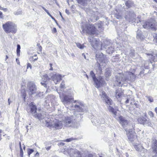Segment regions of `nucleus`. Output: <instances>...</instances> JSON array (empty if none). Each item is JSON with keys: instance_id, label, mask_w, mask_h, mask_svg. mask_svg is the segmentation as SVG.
I'll return each instance as SVG.
<instances>
[{"instance_id": "obj_21", "label": "nucleus", "mask_w": 157, "mask_h": 157, "mask_svg": "<svg viewBox=\"0 0 157 157\" xmlns=\"http://www.w3.org/2000/svg\"><path fill=\"white\" fill-rule=\"evenodd\" d=\"M133 146L136 150L138 151L141 152L143 151L144 150V148L142 146L136 143H134Z\"/></svg>"}, {"instance_id": "obj_17", "label": "nucleus", "mask_w": 157, "mask_h": 157, "mask_svg": "<svg viewBox=\"0 0 157 157\" xmlns=\"http://www.w3.org/2000/svg\"><path fill=\"white\" fill-rule=\"evenodd\" d=\"M91 37H89V42L91 43V44L94 48H96L100 45V42L98 40H96L95 39L93 38L92 37V39H91Z\"/></svg>"}, {"instance_id": "obj_55", "label": "nucleus", "mask_w": 157, "mask_h": 157, "mask_svg": "<svg viewBox=\"0 0 157 157\" xmlns=\"http://www.w3.org/2000/svg\"><path fill=\"white\" fill-rule=\"evenodd\" d=\"M52 31L54 33H56V29L55 28H53V30H52Z\"/></svg>"}, {"instance_id": "obj_42", "label": "nucleus", "mask_w": 157, "mask_h": 157, "mask_svg": "<svg viewBox=\"0 0 157 157\" xmlns=\"http://www.w3.org/2000/svg\"><path fill=\"white\" fill-rule=\"evenodd\" d=\"M41 84L42 85L44 86L45 88L47 87V83H46V82H45L43 81V82H41Z\"/></svg>"}, {"instance_id": "obj_48", "label": "nucleus", "mask_w": 157, "mask_h": 157, "mask_svg": "<svg viewBox=\"0 0 157 157\" xmlns=\"http://www.w3.org/2000/svg\"><path fill=\"white\" fill-rule=\"evenodd\" d=\"M29 67L30 69L32 68V66L31 64L29 63H28L27 65V68H28Z\"/></svg>"}, {"instance_id": "obj_46", "label": "nucleus", "mask_w": 157, "mask_h": 157, "mask_svg": "<svg viewBox=\"0 0 157 157\" xmlns=\"http://www.w3.org/2000/svg\"><path fill=\"white\" fill-rule=\"evenodd\" d=\"M134 52H131L130 53V56L132 58H134Z\"/></svg>"}, {"instance_id": "obj_39", "label": "nucleus", "mask_w": 157, "mask_h": 157, "mask_svg": "<svg viewBox=\"0 0 157 157\" xmlns=\"http://www.w3.org/2000/svg\"><path fill=\"white\" fill-rule=\"evenodd\" d=\"M148 114L151 117H154V115L153 113L151 111H149L148 112Z\"/></svg>"}, {"instance_id": "obj_56", "label": "nucleus", "mask_w": 157, "mask_h": 157, "mask_svg": "<svg viewBox=\"0 0 157 157\" xmlns=\"http://www.w3.org/2000/svg\"><path fill=\"white\" fill-rule=\"evenodd\" d=\"M39 154L38 152L36 153L35 155V156L36 157H38L39 156Z\"/></svg>"}, {"instance_id": "obj_27", "label": "nucleus", "mask_w": 157, "mask_h": 157, "mask_svg": "<svg viewBox=\"0 0 157 157\" xmlns=\"http://www.w3.org/2000/svg\"><path fill=\"white\" fill-rule=\"evenodd\" d=\"M105 101L106 104L108 105H112L113 101L109 97H107L105 99Z\"/></svg>"}, {"instance_id": "obj_62", "label": "nucleus", "mask_w": 157, "mask_h": 157, "mask_svg": "<svg viewBox=\"0 0 157 157\" xmlns=\"http://www.w3.org/2000/svg\"><path fill=\"white\" fill-rule=\"evenodd\" d=\"M23 96L24 99H25V97L26 96V94H25V91H24V93H23Z\"/></svg>"}, {"instance_id": "obj_16", "label": "nucleus", "mask_w": 157, "mask_h": 157, "mask_svg": "<svg viewBox=\"0 0 157 157\" xmlns=\"http://www.w3.org/2000/svg\"><path fill=\"white\" fill-rule=\"evenodd\" d=\"M90 75L92 78L94 82L96 85V87L97 88H99L100 86V83L101 79H100L99 81L96 78L95 74L93 71H91L90 72Z\"/></svg>"}, {"instance_id": "obj_14", "label": "nucleus", "mask_w": 157, "mask_h": 157, "mask_svg": "<svg viewBox=\"0 0 157 157\" xmlns=\"http://www.w3.org/2000/svg\"><path fill=\"white\" fill-rule=\"evenodd\" d=\"M136 17V15L132 11L127 12L125 17V19L129 22L135 21Z\"/></svg>"}, {"instance_id": "obj_20", "label": "nucleus", "mask_w": 157, "mask_h": 157, "mask_svg": "<svg viewBox=\"0 0 157 157\" xmlns=\"http://www.w3.org/2000/svg\"><path fill=\"white\" fill-rule=\"evenodd\" d=\"M123 94V92L121 88H118L115 91V97L117 98H119Z\"/></svg>"}, {"instance_id": "obj_31", "label": "nucleus", "mask_w": 157, "mask_h": 157, "mask_svg": "<svg viewBox=\"0 0 157 157\" xmlns=\"http://www.w3.org/2000/svg\"><path fill=\"white\" fill-rule=\"evenodd\" d=\"M51 78L50 77H48V75L47 74H45L43 76V77L42 79H43V81L44 82H46L47 80L48 79H51Z\"/></svg>"}, {"instance_id": "obj_50", "label": "nucleus", "mask_w": 157, "mask_h": 157, "mask_svg": "<svg viewBox=\"0 0 157 157\" xmlns=\"http://www.w3.org/2000/svg\"><path fill=\"white\" fill-rule=\"evenodd\" d=\"M130 100V99L128 97V98L127 99V100H126V101H125L126 104L128 103H129V101Z\"/></svg>"}, {"instance_id": "obj_35", "label": "nucleus", "mask_w": 157, "mask_h": 157, "mask_svg": "<svg viewBox=\"0 0 157 157\" xmlns=\"http://www.w3.org/2000/svg\"><path fill=\"white\" fill-rule=\"evenodd\" d=\"M22 13V11L21 10H18L17 11L14 12V14L15 15H19L21 14Z\"/></svg>"}, {"instance_id": "obj_4", "label": "nucleus", "mask_w": 157, "mask_h": 157, "mask_svg": "<svg viewBox=\"0 0 157 157\" xmlns=\"http://www.w3.org/2000/svg\"><path fill=\"white\" fill-rule=\"evenodd\" d=\"M96 27L94 25L87 24L85 25H82L81 29L83 33H86L89 34H98V30L96 29Z\"/></svg>"}, {"instance_id": "obj_24", "label": "nucleus", "mask_w": 157, "mask_h": 157, "mask_svg": "<svg viewBox=\"0 0 157 157\" xmlns=\"http://www.w3.org/2000/svg\"><path fill=\"white\" fill-rule=\"evenodd\" d=\"M111 71L110 68H107L106 69L105 75L106 77L108 78L111 76Z\"/></svg>"}, {"instance_id": "obj_43", "label": "nucleus", "mask_w": 157, "mask_h": 157, "mask_svg": "<svg viewBox=\"0 0 157 157\" xmlns=\"http://www.w3.org/2000/svg\"><path fill=\"white\" fill-rule=\"evenodd\" d=\"M74 140V139L73 138H70L67 139L65 140V141L67 142H70V141L73 140Z\"/></svg>"}, {"instance_id": "obj_54", "label": "nucleus", "mask_w": 157, "mask_h": 157, "mask_svg": "<svg viewBox=\"0 0 157 157\" xmlns=\"http://www.w3.org/2000/svg\"><path fill=\"white\" fill-rule=\"evenodd\" d=\"M3 17L2 15V13L0 11V18H3Z\"/></svg>"}, {"instance_id": "obj_22", "label": "nucleus", "mask_w": 157, "mask_h": 157, "mask_svg": "<svg viewBox=\"0 0 157 157\" xmlns=\"http://www.w3.org/2000/svg\"><path fill=\"white\" fill-rule=\"evenodd\" d=\"M78 2L80 5L83 6H86L87 4L88 1L90 0H76Z\"/></svg>"}, {"instance_id": "obj_47", "label": "nucleus", "mask_w": 157, "mask_h": 157, "mask_svg": "<svg viewBox=\"0 0 157 157\" xmlns=\"http://www.w3.org/2000/svg\"><path fill=\"white\" fill-rule=\"evenodd\" d=\"M20 154L21 157H23V152L22 149L20 150Z\"/></svg>"}, {"instance_id": "obj_49", "label": "nucleus", "mask_w": 157, "mask_h": 157, "mask_svg": "<svg viewBox=\"0 0 157 157\" xmlns=\"http://www.w3.org/2000/svg\"><path fill=\"white\" fill-rule=\"evenodd\" d=\"M20 49H17V55L18 56L20 55Z\"/></svg>"}, {"instance_id": "obj_18", "label": "nucleus", "mask_w": 157, "mask_h": 157, "mask_svg": "<svg viewBox=\"0 0 157 157\" xmlns=\"http://www.w3.org/2000/svg\"><path fill=\"white\" fill-rule=\"evenodd\" d=\"M149 58H151L149 59L150 60L154 61V62L157 61V54H153V52L152 53H146Z\"/></svg>"}, {"instance_id": "obj_19", "label": "nucleus", "mask_w": 157, "mask_h": 157, "mask_svg": "<svg viewBox=\"0 0 157 157\" xmlns=\"http://www.w3.org/2000/svg\"><path fill=\"white\" fill-rule=\"evenodd\" d=\"M68 150L69 154H72V153H74L75 155H76V156H77V155L79 157L80 156V152L77 150L69 148Z\"/></svg>"}, {"instance_id": "obj_60", "label": "nucleus", "mask_w": 157, "mask_h": 157, "mask_svg": "<svg viewBox=\"0 0 157 157\" xmlns=\"http://www.w3.org/2000/svg\"><path fill=\"white\" fill-rule=\"evenodd\" d=\"M2 10H3L5 12H6L7 11V9L6 8H3Z\"/></svg>"}, {"instance_id": "obj_12", "label": "nucleus", "mask_w": 157, "mask_h": 157, "mask_svg": "<svg viewBox=\"0 0 157 157\" xmlns=\"http://www.w3.org/2000/svg\"><path fill=\"white\" fill-rule=\"evenodd\" d=\"M96 58L97 59V63H96V65H97L98 66V69L99 70H100V65L99 63H98V61L101 62H104L105 63V58L104 56V55L101 52H98L97 54H96Z\"/></svg>"}, {"instance_id": "obj_15", "label": "nucleus", "mask_w": 157, "mask_h": 157, "mask_svg": "<svg viewBox=\"0 0 157 157\" xmlns=\"http://www.w3.org/2000/svg\"><path fill=\"white\" fill-rule=\"evenodd\" d=\"M49 76L51 78H52L53 81L56 84H57L61 79V76L60 75L56 74L55 72L50 73Z\"/></svg>"}, {"instance_id": "obj_5", "label": "nucleus", "mask_w": 157, "mask_h": 157, "mask_svg": "<svg viewBox=\"0 0 157 157\" xmlns=\"http://www.w3.org/2000/svg\"><path fill=\"white\" fill-rule=\"evenodd\" d=\"M29 109H30L29 112L33 116L35 117L38 118L39 119H42L44 118L45 121L46 120H47V118L45 117V116L44 115V113H40L37 114L36 112L37 108L34 103H30L29 104Z\"/></svg>"}, {"instance_id": "obj_33", "label": "nucleus", "mask_w": 157, "mask_h": 157, "mask_svg": "<svg viewBox=\"0 0 157 157\" xmlns=\"http://www.w3.org/2000/svg\"><path fill=\"white\" fill-rule=\"evenodd\" d=\"M76 45L78 48L81 49H83L85 47L84 46L83 44L82 45L80 44L79 43H77Z\"/></svg>"}, {"instance_id": "obj_36", "label": "nucleus", "mask_w": 157, "mask_h": 157, "mask_svg": "<svg viewBox=\"0 0 157 157\" xmlns=\"http://www.w3.org/2000/svg\"><path fill=\"white\" fill-rule=\"evenodd\" d=\"M152 149L153 152L155 154H157V146H154Z\"/></svg>"}, {"instance_id": "obj_64", "label": "nucleus", "mask_w": 157, "mask_h": 157, "mask_svg": "<svg viewBox=\"0 0 157 157\" xmlns=\"http://www.w3.org/2000/svg\"><path fill=\"white\" fill-rule=\"evenodd\" d=\"M93 155L91 154H89L88 155V157H93Z\"/></svg>"}, {"instance_id": "obj_61", "label": "nucleus", "mask_w": 157, "mask_h": 157, "mask_svg": "<svg viewBox=\"0 0 157 157\" xmlns=\"http://www.w3.org/2000/svg\"><path fill=\"white\" fill-rule=\"evenodd\" d=\"M82 56L84 57V58L86 59H86V56H85V54L84 53H82Z\"/></svg>"}, {"instance_id": "obj_57", "label": "nucleus", "mask_w": 157, "mask_h": 157, "mask_svg": "<svg viewBox=\"0 0 157 157\" xmlns=\"http://www.w3.org/2000/svg\"><path fill=\"white\" fill-rule=\"evenodd\" d=\"M65 12L66 13H67V14H69L70 12L68 10H67V9H66Z\"/></svg>"}, {"instance_id": "obj_3", "label": "nucleus", "mask_w": 157, "mask_h": 157, "mask_svg": "<svg viewBox=\"0 0 157 157\" xmlns=\"http://www.w3.org/2000/svg\"><path fill=\"white\" fill-rule=\"evenodd\" d=\"M3 28L5 32L7 33H15L17 31V25L12 21H8L2 25Z\"/></svg>"}, {"instance_id": "obj_53", "label": "nucleus", "mask_w": 157, "mask_h": 157, "mask_svg": "<svg viewBox=\"0 0 157 157\" xmlns=\"http://www.w3.org/2000/svg\"><path fill=\"white\" fill-rule=\"evenodd\" d=\"M42 8L47 13H48L49 12L44 7H42Z\"/></svg>"}, {"instance_id": "obj_7", "label": "nucleus", "mask_w": 157, "mask_h": 157, "mask_svg": "<svg viewBox=\"0 0 157 157\" xmlns=\"http://www.w3.org/2000/svg\"><path fill=\"white\" fill-rule=\"evenodd\" d=\"M58 92L59 94V97L62 102L66 106L68 105V104L72 103L74 101V97L72 95H65L62 97L61 93L60 92Z\"/></svg>"}, {"instance_id": "obj_6", "label": "nucleus", "mask_w": 157, "mask_h": 157, "mask_svg": "<svg viewBox=\"0 0 157 157\" xmlns=\"http://www.w3.org/2000/svg\"><path fill=\"white\" fill-rule=\"evenodd\" d=\"M143 27L145 29L150 28L154 30L157 29V22L153 19H151L144 22Z\"/></svg>"}, {"instance_id": "obj_40", "label": "nucleus", "mask_w": 157, "mask_h": 157, "mask_svg": "<svg viewBox=\"0 0 157 157\" xmlns=\"http://www.w3.org/2000/svg\"><path fill=\"white\" fill-rule=\"evenodd\" d=\"M37 96L41 98H43V92H40L37 95Z\"/></svg>"}, {"instance_id": "obj_37", "label": "nucleus", "mask_w": 157, "mask_h": 157, "mask_svg": "<svg viewBox=\"0 0 157 157\" xmlns=\"http://www.w3.org/2000/svg\"><path fill=\"white\" fill-rule=\"evenodd\" d=\"M146 97L147 98L150 102H152L153 101V99L152 97L148 96H146Z\"/></svg>"}, {"instance_id": "obj_41", "label": "nucleus", "mask_w": 157, "mask_h": 157, "mask_svg": "<svg viewBox=\"0 0 157 157\" xmlns=\"http://www.w3.org/2000/svg\"><path fill=\"white\" fill-rule=\"evenodd\" d=\"M110 109L115 115H116L117 112L115 111L113 108L110 107Z\"/></svg>"}, {"instance_id": "obj_11", "label": "nucleus", "mask_w": 157, "mask_h": 157, "mask_svg": "<svg viewBox=\"0 0 157 157\" xmlns=\"http://www.w3.org/2000/svg\"><path fill=\"white\" fill-rule=\"evenodd\" d=\"M27 87L28 89L29 94V95H32L36 93L37 90L36 87L33 82H28Z\"/></svg>"}, {"instance_id": "obj_1", "label": "nucleus", "mask_w": 157, "mask_h": 157, "mask_svg": "<svg viewBox=\"0 0 157 157\" xmlns=\"http://www.w3.org/2000/svg\"><path fill=\"white\" fill-rule=\"evenodd\" d=\"M116 77V84L119 86H121L123 84L128 81L134 82L136 76L131 72H127L124 74H119V76L117 75Z\"/></svg>"}, {"instance_id": "obj_8", "label": "nucleus", "mask_w": 157, "mask_h": 157, "mask_svg": "<svg viewBox=\"0 0 157 157\" xmlns=\"http://www.w3.org/2000/svg\"><path fill=\"white\" fill-rule=\"evenodd\" d=\"M119 119L120 123L121 124L124 130L126 132L129 129L133 128L134 127L131 124L128 122V121L124 119L122 116H120L119 117Z\"/></svg>"}, {"instance_id": "obj_52", "label": "nucleus", "mask_w": 157, "mask_h": 157, "mask_svg": "<svg viewBox=\"0 0 157 157\" xmlns=\"http://www.w3.org/2000/svg\"><path fill=\"white\" fill-rule=\"evenodd\" d=\"M50 66V70L52 71L53 70V67H52V63H50L49 64Z\"/></svg>"}, {"instance_id": "obj_29", "label": "nucleus", "mask_w": 157, "mask_h": 157, "mask_svg": "<svg viewBox=\"0 0 157 157\" xmlns=\"http://www.w3.org/2000/svg\"><path fill=\"white\" fill-rule=\"evenodd\" d=\"M144 125L149 126L151 127H152L153 125L151 123V121L149 120H147L146 119V121H145L144 123Z\"/></svg>"}, {"instance_id": "obj_25", "label": "nucleus", "mask_w": 157, "mask_h": 157, "mask_svg": "<svg viewBox=\"0 0 157 157\" xmlns=\"http://www.w3.org/2000/svg\"><path fill=\"white\" fill-rule=\"evenodd\" d=\"M145 121H146V118L144 117H140L138 119V121L139 123L142 124L144 125Z\"/></svg>"}, {"instance_id": "obj_28", "label": "nucleus", "mask_w": 157, "mask_h": 157, "mask_svg": "<svg viewBox=\"0 0 157 157\" xmlns=\"http://www.w3.org/2000/svg\"><path fill=\"white\" fill-rule=\"evenodd\" d=\"M101 121L98 120H96L95 121H94V123L96 125H98L100 124H103L104 122V120L101 119Z\"/></svg>"}, {"instance_id": "obj_23", "label": "nucleus", "mask_w": 157, "mask_h": 157, "mask_svg": "<svg viewBox=\"0 0 157 157\" xmlns=\"http://www.w3.org/2000/svg\"><path fill=\"white\" fill-rule=\"evenodd\" d=\"M136 38L141 40L143 38V36L142 35L141 31L138 29L136 32Z\"/></svg>"}, {"instance_id": "obj_58", "label": "nucleus", "mask_w": 157, "mask_h": 157, "mask_svg": "<svg viewBox=\"0 0 157 157\" xmlns=\"http://www.w3.org/2000/svg\"><path fill=\"white\" fill-rule=\"evenodd\" d=\"M21 48V47L20 45L17 44V49H20Z\"/></svg>"}, {"instance_id": "obj_38", "label": "nucleus", "mask_w": 157, "mask_h": 157, "mask_svg": "<svg viewBox=\"0 0 157 157\" xmlns=\"http://www.w3.org/2000/svg\"><path fill=\"white\" fill-rule=\"evenodd\" d=\"M96 27V29H97V28L98 29H100V28H101V25L100 24L98 23V24H95L94 25Z\"/></svg>"}, {"instance_id": "obj_45", "label": "nucleus", "mask_w": 157, "mask_h": 157, "mask_svg": "<svg viewBox=\"0 0 157 157\" xmlns=\"http://www.w3.org/2000/svg\"><path fill=\"white\" fill-rule=\"evenodd\" d=\"M48 14L50 17H51V18H52V19H53V20H54L55 21V22L57 23V21H56V19H55V18L53 17L50 14V13H48Z\"/></svg>"}, {"instance_id": "obj_51", "label": "nucleus", "mask_w": 157, "mask_h": 157, "mask_svg": "<svg viewBox=\"0 0 157 157\" xmlns=\"http://www.w3.org/2000/svg\"><path fill=\"white\" fill-rule=\"evenodd\" d=\"M153 144L154 146H157V140H155Z\"/></svg>"}, {"instance_id": "obj_26", "label": "nucleus", "mask_w": 157, "mask_h": 157, "mask_svg": "<svg viewBox=\"0 0 157 157\" xmlns=\"http://www.w3.org/2000/svg\"><path fill=\"white\" fill-rule=\"evenodd\" d=\"M126 6L129 8L131 7L133 5V3L131 0H128L125 3Z\"/></svg>"}, {"instance_id": "obj_2", "label": "nucleus", "mask_w": 157, "mask_h": 157, "mask_svg": "<svg viewBox=\"0 0 157 157\" xmlns=\"http://www.w3.org/2000/svg\"><path fill=\"white\" fill-rule=\"evenodd\" d=\"M45 122L46 126L50 128H54L55 129H61L63 125L62 121H59L58 120L52 121L48 118H47V120H46Z\"/></svg>"}, {"instance_id": "obj_59", "label": "nucleus", "mask_w": 157, "mask_h": 157, "mask_svg": "<svg viewBox=\"0 0 157 157\" xmlns=\"http://www.w3.org/2000/svg\"><path fill=\"white\" fill-rule=\"evenodd\" d=\"M42 50V47L41 46H40L39 47V51L41 52Z\"/></svg>"}, {"instance_id": "obj_10", "label": "nucleus", "mask_w": 157, "mask_h": 157, "mask_svg": "<svg viewBox=\"0 0 157 157\" xmlns=\"http://www.w3.org/2000/svg\"><path fill=\"white\" fill-rule=\"evenodd\" d=\"M74 103L76 104L74 105V110L79 112H83L85 109V107L84 103L78 100L74 101Z\"/></svg>"}, {"instance_id": "obj_30", "label": "nucleus", "mask_w": 157, "mask_h": 157, "mask_svg": "<svg viewBox=\"0 0 157 157\" xmlns=\"http://www.w3.org/2000/svg\"><path fill=\"white\" fill-rule=\"evenodd\" d=\"M106 51L109 53H112L114 51V48L111 46H110L107 47Z\"/></svg>"}, {"instance_id": "obj_32", "label": "nucleus", "mask_w": 157, "mask_h": 157, "mask_svg": "<svg viewBox=\"0 0 157 157\" xmlns=\"http://www.w3.org/2000/svg\"><path fill=\"white\" fill-rule=\"evenodd\" d=\"M100 95L101 96V98H103L104 99L108 97L105 93L104 91L101 92V93L100 94Z\"/></svg>"}, {"instance_id": "obj_34", "label": "nucleus", "mask_w": 157, "mask_h": 157, "mask_svg": "<svg viewBox=\"0 0 157 157\" xmlns=\"http://www.w3.org/2000/svg\"><path fill=\"white\" fill-rule=\"evenodd\" d=\"M34 150L32 149L29 148L27 150L28 154L29 156L34 151Z\"/></svg>"}, {"instance_id": "obj_63", "label": "nucleus", "mask_w": 157, "mask_h": 157, "mask_svg": "<svg viewBox=\"0 0 157 157\" xmlns=\"http://www.w3.org/2000/svg\"><path fill=\"white\" fill-rule=\"evenodd\" d=\"M50 148H51V146H49V147H45L46 149V150H47V151H48L49 150H50Z\"/></svg>"}, {"instance_id": "obj_9", "label": "nucleus", "mask_w": 157, "mask_h": 157, "mask_svg": "<svg viewBox=\"0 0 157 157\" xmlns=\"http://www.w3.org/2000/svg\"><path fill=\"white\" fill-rule=\"evenodd\" d=\"M64 125L67 127H75L76 121L73 116L67 117L63 121Z\"/></svg>"}, {"instance_id": "obj_13", "label": "nucleus", "mask_w": 157, "mask_h": 157, "mask_svg": "<svg viewBox=\"0 0 157 157\" xmlns=\"http://www.w3.org/2000/svg\"><path fill=\"white\" fill-rule=\"evenodd\" d=\"M126 132L128 139L130 141L133 142L136 139V134L132 128L129 129Z\"/></svg>"}, {"instance_id": "obj_44", "label": "nucleus", "mask_w": 157, "mask_h": 157, "mask_svg": "<svg viewBox=\"0 0 157 157\" xmlns=\"http://www.w3.org/2000/svg\"><path fill=\"white\" fill-rule=\"evenodd\" d=\"M65 86V85L64 82H62L60 85V87L61 88H64Z\"/></svg>"}]
</instances>
